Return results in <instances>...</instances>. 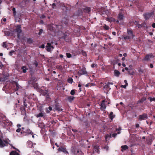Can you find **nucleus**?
Instances as JSON below:
<instances>
[{"label":"nucleus","instance_id":"nucleus-47","mask_svg":"<svg viewBox=\"0 0 155 155\" xmlns=\"http://www.w3.org/2000/svg\"><path fill=\"white\" fill-rule=\"evenodd\" d=\"M52 8H55V7L56 6L55 4L54 3H53L52 4Z\"/></svg>","mask_w":155,"mask_h":155},{"label":"nucleus","instance_id":"nucleus-11","mask_svg":"<svg viewBox=\"0 0 155 155\" xmlns=\"http://www.w3.org/2000/svg\"><path fill=\"white\" fill-rule=\"evenodd\" d=\"M105 100H103L102 101V102L100 104V109L102 110H104L106 108V106L105 104Z\"/></svg>","mask_w":155,"mask_h":155},{"label":"nucleus","instance_id":"nucleus-12","mask_svg":"<svg viewBox=\"0 0 155 155\" xmlns=\"http://www.w3.org/2000/svg\"><path fill=\"white\" fill-rule=\"evenodd\" d=\"M54 107V108L56 110H58V111H62L63 109L61 108L58 105V103H56L53 106Z\"/></svg>","mask_w":155,"mask_h":155},{"label":"nucleus","instance_id":"nucleus-50","mask_svg":"<svg viewBox=\"0 0 155 155\" xmlns=\"http://www.w3.org/2000/svg\"><path fill=\"white\" fill-rule=\"evenodd\" d=\"M50 141H51V145H52V146H53L54 144V141H52V140H51Z\"/></svg>","mask_w":155,"mask_h":155},{"label":"nucleus","instance_id":"nucleus-44","mask_svg":"<svg viewBox=\"0 0 155 155\" xmlns=\"http://www.w3.org/2000/svg\"><path fill=\"white\" fill-rule=\"evenodd\" d=\"M128 72L129 74L130 75H133L134 73V72L133 71L132 72H130V71L129 70L128 71Z\"/></svg>","mask_w":155,"mask_h":155},{"label":"nucleus","instance_id":"nucleus-21","mask_svg":"<svg viewBox=\"0 0 155 155\" xmlns=\"http://www.w3.org/2000/svg\"><path fill=\"white\" fill-rule=\"evenodd\" d=\"M3 121H6V122L2 121L1 120H0V125H3V124H4V125H7V124H6V123H8L9 121L7 120V121H6L5 120H3Z\"/></svg>","mask_w":155,"mask_h":155},{"label":"nucleus","instance_id":"nucleus-30","mask_svg":"<svg viewBox=\"0 0 155 155\" xmlns=\"http://www.w3.org/2000/svg\"><path fill=\"white\" fill-rule=\"evenodd\" d=\"M48 109L49 110L47 109L46 111L47 113H49L52 110V107L51 106H49L48 107Z\"/></svg>","mask_w":155,"mask_h":155},{"label":"nucleus","instance_id":"nucleus-33","mask_svg":"<svg viewBox=\"0 0 155 155\" xmlns=\"http://www.w3.org/2000/svg\"><path fill=\"white\" fill-rule=\"evenodd\" d=\"M12 10L13 12V14L14 16H15L16 13L15 8H13Z\"/></svg>","mask_w":155,"mask_h":155},{"label":"nucleus","instance_id":"nucleus-52","mask_svg":"<svg viewBox=\"0 0 155 155\" xmlns=\"http://www.w3.org/2000/svg\"><path fill=\"white\" fill-rule=\"evenodd\" d=\"M1 117L3 119H4V118H5L6 116L5 115H2L1 116Z\"/></svg>","mask_w":155,"mask_h":155},{"label":"nucleus","instance_id":"nucleus-37","mask_svg":"<svg viewBox=\"0 0 155 155\" xmlns=\"http://www.w3.org/2000/svg\"><path fill=\"white\" fill-rule=\"evenodd\" d=\"M111 137H112L111 135V134H107L106 135V136L105 137V138L106 139H107V138H108L109 137L110 138Z\"/></svg>","mask_w":155,"mask_h":155},{"label":"nucleus","instance_id":"nucleus-45","mask_svg":"<svg viewBox=\"0 0 155 155\" xmlns=\"http://www.w3.org/2000/svg\"><path fill=\"white\" fill-rule=\"evenodd\" d=\"M34 64L35 65L36 67H37L38 65V62L37 61H35L34 63Z\"/></svg>","mask_w":155,"mask_h":155},{"label":"nucleus","instance_id":"nucleus-46","mask_svg":"<svg viewBox=\"0 0 155 155\" xmlns=\"http://www.w3.org/2000/svg\"><path fill=\"white\" fill-rule=\"evenodd\" d=\"M137 26L138 28H140L141 27H142V25L141 24H137Z\"/></svg>","mask_w":155,"mask_h":155},{"label":"nucleus","instance_id":"nucleus-8","mask_svg":"<svg viewBox=\"0 0 155 155\" xmlns=\"http://www.w3.org/2000/svg\"><path fill=\"white\" fill-rule=\"evenodd\" d=\"M147 115L145 113H143L142 115H140L139 116L138 119L139 120H146L148 118Z\"/></svg>","mask_w":155,"mask_h":155},{"label":"nucleus","instance_id":"nucleus-15","mask_svg":"<svg viewBox=\"0 0 155 155\" xmlns=\"http://www.w3.org/2000/svg\"><path fill=\"white\" fill-rule=\"evenodd\" d=\"M83 11L85 13H89L91 12V8L89 7H86L83 9Z\"/></svg>","mask_w":155,"mask_h":155},{"label":"nucleus","instance_id":"nucleus-6","mask_svg":"<svg viewBox=\"0 0 155 155\" xmlns=\"http://www.w3.org/2000/svg\"><path fill=\"white\" fill-rule=\"evenodd\" d=\"M153 12H147L144 14L143 16L146 20L149 19L151 17L153 16Z\"/></svg>","mask_w":155,"mask_h":155},{"label":"nucleus","instance_id":"nucleus-34","mask_svg":"<svg viewBox=\"0 0 155 155\" xmlns=\"http://www.w3.org/2000/svg\"><path fill=\"white\" fill-rule=\"evenodd\" d=\"M15 53V51L14 50H12L9 52V54L10 56H12L13 54H14Z\"/></svg>","mask_w":155,"mask_h":155},{"label":"nucleus","instance_id":"nucleus-57","mask_svg":"<svg viewBox=\"0 0 155 155\" xmlns=\"http://www.w3.org/2000/svg\"><path fill=\"white\" fill-rule=\"evenodd\" d=\"M107 84L110 86V85H113V83L112 82H108L107 83Z\"/></svg>","mask_w":155,"mask_h":155},{"label":"nucleus","instance_id":"nucleus-20","mask_svg":"<svg viewBox=\"0 0 155 155\" xmlns=\"http://www.w3.org/2000/svg\"><path fill=\"white\" fill-rule=\"evenodd\" d=\"M10 154V155H20L18 153L15 151H13L11 152Z\"/></svg>","mask_w":155,"mask_h":155},{"label":"nucleus","instance_id":"nucleus-5","mask_svg":"<svg viewBox=\"0 0 155 155\" xmlns=\"http://www.w3.org/2000/svg\"><path fill=\"white\" fill-rule=\"evenodd\" d=\"M154 57V56L152 53H150L146 54L143 60L145 61H149L150 58H153Z\"/></svg>","mask_w":155,"mask_h":155},{"label":"nucleus","instance_id":"nucleus-16","mask_svg":"<svg viewBox=\"0 0 155 155\" xmlns=\"http://www.w3.org/2000/svg\"><path fill=\"white\" fill-rule=\"evenodd\" d=\"M99 147L98 146H94L93 150L97 153H99L100 151L99 150Z\"/></svg>","mask_w":155,"mask_h":155},{"label":"nucleus","instance_id":"nucleus-35","mask_svg":"<svg viewBox=\"0 0 155 155\" xmlns=\"http://www.w3.org/2000/svg\"><path fill=\"white\" fill-rule=\"evenodd\" d=\"M104 28L106 30H108L109 29V27L106 25L104 26Z\"/></svg>","mask_w":155,"mask_h":155},{"label":"nucleus","instance_id":"nucleus-38","mask_svg":"<svg viewBox=\"0 0 155 155\" xmlns=\"http://www.w3.org/2000/svg\"><path fill=\"white\" fill-rule=\"evenodd\" d=\"M141 25H142V27H144V28L146 27V28H147V25L145 22H143V23L141 24Z\"/></svg>","mask_w":155,"mask_h":155},{"label":"nucleus","instance_id":"nucleus-49","mask_svg":"<svg viewBox=\"0 0 155 155\" xmlns=\"http://www.w3.org/2000/svg\"><path fill=\"white\" fill-rule=\"evenodd\" d=\"M117 135V134H116V133H114V134H113L112 135L111 137H116V136Z\"/></svg>","mask_w":155,"mask_h":155},{"label":"nucleus","instance_id":"nucleus-17","mask_svg":"<svg viewBox=\"0 0 155 155\" xmlns=\"http://www.w3.org/2000/svg\"><path fill=\"white\" fill-rule=\"evenodd\" d=\"M14 83L16 85V87L15 88V91H17L20 88L21 86L17 82L14 81Z\"/></svg>","mask_w":155,"mask_h":155},{"label":"nucleus","instance_id":"nucleus-23","mask_svg":"<svg viewBox=\"0 0 155 155\" xmlns=\"http://www.w3.org/2000/svg\"><path fill=\"white\" fill-rule=\"evenodd\" d=\"M44 113H43L42 112H41V113H39L38 114L36 115H35V116L37 117L38 118L39 117H43L44 116Z\"/></svg>","mask_w":155,"mask_h":155},{"label":"nucleus","instance_id":"nucleus-61","mask_svg":"<svg viewBox=\"0 0 155 155\" xmlns=\"http://www.w3.org/2000/svg\"><path fill=\"white\" fill-rule=\"evenodd\" d=\"M124 83H125L126 85H128V83H127V81L126 80H125L124 81Z\"/></svg>","mask_w":155,"mask_h":155},{"label":"nucleus","instance_id":"nucleus-42","mask_svg":"<svg viewBox=\"0 0 155 155\" xmlns=\"http://www.w3.org/2000/svg\"><path fill=\"white\" fill-rule=\"evenodd\" d=\"M43 32V30L42 29H41L39 30V31L38 32V35H40L42 33V32Z\"/></svg>","mask_w":155,"mask_h":155},{"label":"nucleus","instance_id":"nucleus-1","mask_svg":"<svg viewBox=\"0 0 155 155\" xmlns=\"http://www.w3.org/2000/svg\"><path fill=\"white\" fill-rule=\"evenodd\" d=\"M11 141L8 138L2 140L1 138H0V147L3 148L5 146H7L9 144L13 149H15L16 148L13 146L12 144L9 143Z\"/></svg>","mask_w":155,"mask_h":155},{"label":"nucleus","instance_id":"nucleus-28","mask_svg":"<svg viewBox=\"0 0 155 155\" xmlns=\"http://www.w3.org/2000/svg\"><path fill=\"white\" fill-rule=\"evenodd\" d=\"M25 107H21L20 108V110L21 111V113H25Z\"/></svg>","mask_w":155,"mask_h":155},{"label":"nucleus","instance_id":"nucleus-7","mask_svg":"<svg viewBox=\"0 0 155 155\" xmlns=\"http://www.w3.org/2000/svg\"><path fill=\"white\" fill-rule=\"evenodd\" d=\"M78 73L80 75L87 74V73L86 71V68L84 67H83L82 68H80L78 72Z\"/></svg>","mask_w":155,"mask_h":155},{"label":"nucleus","instance_id":"nucleus-13","mask_svg":"<svg viewBox=\"0 0 155 155\" xmlns=\"http://www.w3.org/2000/svg\"><path fill=\"white\" fill-rule=\"evenodd\" d=\"M124 16L122 12L119 13L117 17V19L119 21H122L123 20Z\"/></svg>","mask_w":155,"mask_h":155},{"label":"nucleus","instance_id":"nucleus-2","mask_svg":"<svg viewBox=\"0 0 155 155\" xmlns=\"http://www.w3.org/2000/svg\"><path fill=\"white\" fill-rule=\"evenodd\" d=\"M40 90L41 93L44 96H45L47 98H49V91L45 87H43Z\"/></svg>","mask_w":155,"mask_h":155},{"label":"nucleus","instance_id":"nucleus-32","mask_svg":"<svg viewBox=\"0 0 155 155\" xmlns=\"http://www.w3.org/2000/svg\"><path fill=\"white\" fill-rule=\"evenodd\" d=\"M148 99L150 101V102H152V101H155V98H154V97L152 98V97H148Z\"/></svg>","mask_w":155,"mask_h":155},{"label":"nucleus","instance_id":"nucleus-51","mask_svg":"<svg viewBox=\"0 0 155 155\" xmlns=\"http://www.w3.org/2000/svg\"><path fill=\"white\" fill-rule=\"evenodd\" d=\"M21 130V129L20 128H18L16 130V132L18 133Z\"/></svg>","mask_w":155,"mask_h":155},{"label":"nucleus","instance_id":"nucleus-56","mask_svg":"<svg viewBox=\"0 0 155 155\" xmlns=\"http://www.w3.org/2000/svg\"><path fill=\"white\" fill-rule=\"evenodd\" d=\"M150 67L151 68H153V65L152 64H150Z\"/></svg>","mask_w":155,"mask_h":155},{"label":"nucleus","instance_id":"nucleus-27","mask_svg":"<svg viewBox=\"0 0 155 155\" xmlns=\"http://www.w3.org/2000/svg\"><path fill=\"white\" fill-rule=\"evenodd\" d=\"M21 69L22 70V71L23 73H25L26 72L27 68L26 66H23L22 67Z\"/></svg>","mask_w":155,"mask_h":155},{"label":"nucleus","instance_id":"nucleus-58","mask_svg":"<svg viewBox=\"0 0 155 155\" xmlns=\"http://www.w3.org/2000/svg\"><path fill=\"white\" fill-rule=\"evenodd\" d=\"M72 130L74 132H76L77 131V130L75 129H72Z\"/></svg>","mask_w":155,"mask_h":155},{"label":"nucleus","instance_id":"nucleus-10","mask_svg":"<svg viewBox=\"0 0 155 155\" xmlns=\"http://www.w3.org/2000/svg\"><path fill=\"white\" fill-rule=\"evenodd\" d=\"M53 48V46L51 45L50 43H47V45L46 46V49L48 51H51V49Z\"/></svg>","mask_w":155,"mask_h":155},{"label":"nucleus","instance_id":"nucleus-24","mask_svg":"<svg viewBox=\"0 0 155 155\" xmlns=\"http://www.w3.org/2000/svg\"><path fill=\"white\" fill-rule=\"evenodd\" d=\"M67 81L68 83L72 84L73 81V80L72 78L70 77L68 79Z\"/></svg>","mask_w":155,"mask_h":155},{"label":"nucleus","instance_id":"nucleus-62","mask_svg":"<svg viewBox=\"0 0 155 155\" xmlns=\"http://www.w3.org/2000/svg\"><path fill=\"white\" fill-rule=\"evenodd\" d=\"M41 48H45V45L44 44H42L41 46Z\"/></svg>","mask_w":155,"mask_h":155},{"label":"nucleus","instance_id":"nucleus-59","mask_svg":"<svg viewBox=\"0 0 155 155\" xmlns=\"http://www.w3.org/2000/svg\"><path fill=\"white\" fill-rule=\"evenodd\" d=\"M152 26L153 28H155V23H153L152 24Z\"/></svg>","mask_w":155,"mask_h":155},{"label":"nucleus","instance_id":"nucleus-31","mask_svg":"<svg viewBox=\"0 0 155 155\" xmlns=\"http://www.w3.org/2000/svg\"><path fill=\"white\" fill-rule=\"evenodd\" d=\"M23 104L24 107L26 108H27L28 104H27L26 100H25L24 99Z\"/></svg>","mask_w":155,"mask_h":155},{"label":"nucleus","instance_id":"nucleus-4","mask_svg":"<svg viewBox=\"0 0 155 155\" xmlns=\"http://www.w3.org/2000/svg\"><path fill=\"white\" fill-rule=\"evenodd\" d=\"M15 31L17 33V36L18 38H20V34L22 32L21 29V26L20 25H17L16 26V28L15 29Z\"/></svg>","mask_w":155,"mask_h":155},{"label":"nucleus","instance_id":"nucleus-40","mask_svg":"<svg viewBox=\"0 0 155 155\" xmlns=\"http://www.w3.org/2000/svg\"><path fill=\"white\" fill-rule=\"evenodd\" d=\"M75 93V90H72L70 92V94L71 95H74Z\"/></svg>","mask_w":155,"mask_h":155},{"label":"nucleus","instance_id":"nucleus-55","mask_svg":"<svg viewBox=\"0 0 155 155\" xmlns=\"http://www.w3.org/2000/svg\"><path fill=\"white\" fill-rule=\"evenodd\" d=\"M82 54H83V55L84 56H86V52H83Z\"/></svg>","mask_w":155,"mask_h":155},{"label":"nucleus","instance_id":"nucleus-3","mask_svg":"<svg viewBox=\"0 0 155 155\" xmlns=\"http://www.w3.org/2000/svg\"><path fill=\"white\" fill-rule=\"evenodd\" d=\"M127 32L128 35L124 36V39L125 40L130 39L131 38H133L134 37V35L133 34V32L132 30L128 29Z\"/></svg>","mask_w":155,"mask_h":155},{"label":"nucleus","instance_id":"nucleus-29","mask_svg":"<svg viewBox=\"0 0 155 155\" xmlns=\"http://www.w3.org/2000/svg\"><path fill=\"white\" fill-rule=\"evenodd\" d=\"M32 42V40L31 38H28L27 41V43L29 44H31Z\"/></svg>","mask_w":155,"mask_h":155},{"label":"nucleus","instance_id":"nucleus-14","mask_svg":"<svg viewBox=\"0 0 155 155\" xmlns=\"http://www.w3.org/2000/svg\"><path fill=\"white\" fill-rule=\"evenodd\" d=\"M75 98V97L72 96H68L67 98V100L68 101L70 102H72L73 101L74 99Z\"/></svg>","mask_w":155,"mask_h":155},{"label":"nucleus","instance_id":"nucleus-26","mask_svg":"<svg viewBox=\"0 0 155 155\" xmlns=\"http://www.w3.org/2000/svg\"><path fill=\"white\" fill-rule=\"evenodd\" d=\"M25 133H26L28 134H33V133L31 130L29 129H28L26 131H25Z\"/></svg>","mask_w":155,"mask_h":155},{"label":"nucleus","instance_id":"nucleus-48","mask_svg":"<svg viewBox=\"0 0 155 155\" xmlns=\"http://www.w3.org/2000/svg\"><path fill=\"white\" fill-rule=\"evenodd\" d=\"M40 17L41 18H45L46 16L44 15H41Z\"/></svg>","mask_w":155,"mask_h":155},{"label":"nucleus","instance_id":"nucleus-41","mask_svg":"<svg viewBox=\"0 0 155 155\" xmlns=\"http://www.w3.org/2000/svg\"><path fill=\"white\" fill-rule=\"evenodd\" d=\"M109 87V85L107 84H106L104 85V88H105H105L107 89V88H108L110 89V88Z\"/></svg>","mask_w":155,"mask_h":155},{"label":"nucleus","instance_id":"nucleus-36","mask_svg":"<svg viewBox=\"0 0 155 155\" xmlns=\"http://www.w3.org/2000/svg\"><path fill=\"white\" fill-rule=\"evenodd\" d=\"M66 55L67 57L68 58H70L71 57V54L69 53H67Z\"/></svg>","mask_w":155,"mask_h":155},{"label":"nucleus","instance_id":"nucleus-39","mask_svg":"<svg viewBox=\"0 0 155 155\" xmlns=\"http://www.w3.org/2000/svg\"><path fill=\"white\" fill-rule=\"evenodd\" d=\"M139 73L141 74L143 73V71L141 69H140L138 70Z\"/></svg>","mask_w":155,"mask_h":155},{"label":"nucleus","instance_id":"nucleus-22","mask_svg":"<svg viewBox=\"0 0 155 155\" xmlns=\"http://www.w3.org/2000/svg\"><path fill=\"white\" fill-rule=\"evenodd\" d=\"M113 113L112 112H111L109 114V118L111 120H112L115 116V115H113Z\"/></svg>","mask_w":155,"mask_h":155},{"label":"nucleus","instance_id":"nucleus-43","mask_svg":"<svg viewBox=\"0 0 155 155\" xmlns=\"http://www.w3.org/2000/svg\"><path fill=\"white\" fill-rule=\"evenodd\" d=\"M3 46L4 48H6L7 47V45L6 44V43L5 42H4L3 43Z\"/></svg>","mask_w":155,"mask_h":155},{"label":"nucleus","instance_id":"nucleus-9","mask_svg":"<svg viewBox=\"0 0 155 155\" xmlns=\"http://www.w3.org/2000/svg\"><path fill=\"white\" fill-rule=\"evenodd\" d=\"M58 150V152H62L65 153H68V152L67 151L66 148L62 146H60Z\"/></svg>","mask_w":155,"mask_h":155},{"label":"nucleus","instance_id":"nucleus-53","mask_svg":"<svg viewBox=\"0 0 155 155\" xmlns=\"http://www.w3.org/2000/svg\"><path fill=\"white\" fill-rule=\"evenodd\" d=\"M96 65L94 64H93L91 65V67L92 68H94Z\"/></svg>","mask_w":155,"mask_h":155},{"label":"nucleus","instance_id":"nucleus-54","mask_svg":"<svg viewBox=\"0 0 155 155\" xmlns=\"http://www.w3.org/2000/svg\"><path fill=\"white\" fill-rule=\"evenodd\" d=\"M126 85H121V87H123L124 88H125L126 87Z\"/></svg>","mask_w":155,"mask_h":155},{"label":"nucleus","instance_id":"nucleus-18","mask_svg":"<svg viewBox=\"0 0 155 155\" xmlns=\"http://www.w3.org/2000/svg\"><path fill=\"white\" fill-rule=\"evenodd\" d=\"M121 151H123V150H125L127 149L128 148V147L126 145L122 146L121 147Z\"/></svg>","mask_w":155,"mask_h":155},{"label":"nucleus","instance_id":"nucleus-60","mask_svg":"<svg viewBox=\"0 0 155 155\" xmlns=\"http://www.w3.org/2000/svg\"><path fill=\"white\" fill-rule=\"evenodd\" d=\"M135 127L136 128H138L139 127V125L138 124H136L135 125Z\"/></svg>","mask_w":155,"mask_h":155},{"label":"nucleus","instance_id":"nucleus-64","mask_svg":"<svg viewBox=\"0 0 155 155\" xmlns=\"http://www.w3.org/2000/svg\"><path fill=\"white\" fill-rule=\"evenodd\" d=\"M17 127H18L19 128L21 127V125L20 124H18L17 125Z\"/></svg>","mask_w":155,"mask_h":155},{"label":"nucleus","instance_id":"nucleus-25","mask_svg":"<svg viewBox=\"0 0 155 155\" xmlns=\"http://www.w3.org/2000/svg\"><path fill=\"white\" fill-rule=\"evenodd\" d=\"M114 72L115 75L117 77H118L120 74V72L117 70H115Z\"/></svg>","mask_w":155,"mask_h":155},{"label":"nucleus","instance_id":"nucleus-63","mask_svg":"<svg viewBox=\"0 0 155 155\" xmlns=\"http://www.w3.org/2000/svg\"><path fill=\"white\" fill-rule=\"evenodd\" d=\"M112 34L114 35H116V32L114 31L112 32Z\"/></svg>","mask_w":155,"mask_h":155},{"label":"nucleus","instance_id":"nucleus-19","mask_svg":"<svg viewBox=\"0 0 155 155\" xmlns=\"http://www.w3.org/2000/svg\"><path fill=\"white\" fill-rule=\"evenodd\" d=\"M146 98L144 97H143L140 99L138 101V103H142L144 101H146Z\"/></svg>","mask_w":155,"mask_h":155}]
</instances>
